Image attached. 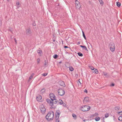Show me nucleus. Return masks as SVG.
<instances>
[{"instance_id":"4be33fe9","label":"nucleus","mask_w":122,"mask_h":122,"mask_svg":"<svg viewBox=\"0 0 122 122\" xmlns=\"http://www.w3.org/2000/svg\"><path fill=\"white\" fill-rule=\"evenodd\" d=\"M45 89H43L40 92L41 93H43L45 92Z\"/></svg>"},{"instance_id":"2eb2a0df","label":"nucleus","mask_w":122,"mask_h":122,"mask_svg":"<svg viewBox=\"0 0 122 122\" xmlns=\"http://www.w3.org/2000/svg\"><path fill=\"white\" fill-rule=\"evenodd\" d=\"M92 72L96 74H97L98 73V70L96 69H95L94 70L92 71Z\"/></svg>"},{"instance_id":"20e7f679","label":"nucleus","mask_w":122,"mask_h":122,"mask_svg":"<svg viewBox=\"0 0 122 122\" xmlns=\"http://www.w3.org/2000/svg\"><path fill=\"white\" fill-rule=\"evenodd\" d=\"M109 47L110 50L112 52H113L115 51V46L114 44L113 43H111L109 45Z\"/></svg>"},{"instance_id":"0eeeda50","label":"nucleus","mask_w":122,"mask_h":122,"mask_svg":"<svg viewBox=\"0 0 122 122\" xmlns=\"http://www.w3.org/2000/svg\"><path fill=\"white\" fill-rule=\"evenodd\" d=\"M90 101V99L89 97H87L84 98L83 102L84 103H86L89 102Z\"/></svg>"},{"instance_id":"9b49d317","label":"nucleus","mask_w":122,"mask_h":122,"mask_svg":"<svg viewBox=\"0 0 122 122\" xmlns=\"http://www.w3.org/2000/svg\"><path fill=\"white\" fill-rule=\"evenodd\" d=\"M42 97L40 95H38L36 97V99L39 102L41 101Z\"/></svg>"},{"instance_id":"4468645a","label":"nucleus","mask_w":122,"mask_h":122,"mask_svg":"<svg viewBox=\"0 0 122 122\" xmlns=\"http://www.w3.org/2000/svg\"><path fill=\"white\" fill-rule=\"evenodd\" d=\"M59 84L61 86H65L64 82L62 81H61L59 82Z\"/></svg>"},{"instance_id":"7c9ffc66","label":"nucleus","mask_w":122,"mask_h":122,"mask_svg":"<svg viewBox=\"0 0 122 122\" xmlns=\"http://www.w3.org/2000/svg\"><path fill=\"white\" fill-rule=\"evenodd\" d=\"M47 73H44L43 74H42V75L43 76H45L46 75H47Z\"/></svg>"},{"instance_id":"2f4dec72","label":"nucleus","mask_w":122,"mask_h":122,"mask_svg":"<svg viewBox=\"0 0 122 122\" xmlns=\"http://www.w3.org/2000/svg\"><path fill=\"white\" fill-rule=\"evenodd\" d=\"M117 113L119 115H122V112H118Z\"/></svg>"},{"instance_id":"a211bd4d","label":"nucleus","mask_w":122,"mask_h":122,"mask_svg":"<svg viewBox=\"0 0 122 122\" xmlns=\"http://www.w3.org/2000/svg\"><path fill=\"white\" fill-rule=\"evenodd\" d=\"M100 4L102 5H103L104 4V2H103L102 0H98Z\"/></svg>"},{"instance_id":"79ce46f5","label":"nucleus","mask_w":122,"mask_h":122,"mask_svg":"<svg viewBox=\"0 0 122 122\" xmlns=\"http://www.w3.org/2000/svg\"><path fill=\"white\" fill-rule=\"evenodd\" d=\"M68 47L67 46H64V48H67Z\"/></svg>"},{"instance_id":"5701e85b","label":"nucleus","mask_w":122,"mask_h":122,"mask_svg":"<svg viewBox=\"0 0 122 122\" xmlns=\"http://www.w3.org/2000/svg\"><path fill=\"white\" fill-rule=\"evenodd\" d=\"M105 118H107L109 117V114L107 113H106L105 114Z\"/></svg>"},{"instance_id":"412c9836","label":"nucleus","mask_w":122,"mask_h":122,"mask_svg":"<svg viewBox=\"0 0 122 122\" xmlns=\"http://www.w3.org/2000/svg\"><path fill=\"white\" fill-rule=\"evenodd\" d=\"M78 84L79 86H81V83L80 82V79H79L78 81Z\"/></svg>"},{"instance_id":"37998d69","label":"nucleus","mask_w":122,"mask_h":122,"mask_svg":"<svg viewBox=\"0 0 122 122\" xmlns=\"http://www.w3.org/2000/svg\"><path fill=\"white\" fill-rule=\"evenodd\" d=\"M83 121H84V122H85L86 121V120H83Z\"/></svg>"},{"instance_id":"39448f33","label":"nucleus","mask_w":122,"mask_h":122,"mask_svg":"<svg viewBox=\"0 0 122 122\" xmlns=\"http://www.w3.org/2000/svg\"><path fill=\"white\" fill-rule=\"evenodd\" d=\"M49 96L50 98L52 101L55 100L56 102H57V100L56 99V97L52 93H50L49 95Z\"/></svg>"},{"instance_id":"393cba45","label":"nucleus","mask_w":122,"mask_h":122,"mask_svg":"<svg viewBox=\"0 0 122 122\" xmlns=\"http://www.w3.org/2000/svg\"><path fill=\"white\" fill-rule=\"evenodd\" d=\"M61 104H63V101L61 100H59L58 101Z\"/></svg>"},{"instance_id":"bb28decb","label":"nucleus","mask_w":122,"mask_h":122,"mask_svg":"<svg viewBox=\"0 0 122 122\" xmlns=\"http://www.w3.org/2000/svg\"><path fill=\"white\" fill-rule=\"evenodd\" d=\"M78 55L81 56H83V54L81 52H79L77 53Z\"/></svg>"},{"instance_id":"f8f14e48","label":"nucleus","mask_w":122,"mask_h":122,"mask_svg":"<svg viewBox=\"0 0 122 122\" xmlns=\"http://www.w3.org/2000/svg\"><path fill=\"white\" fill-rule=\"evenodd\" d=\"M26 33L27 35L30 34L31 33V32L30 28H28L26 30Z\"/></svg>"},{"instance_id":"72a5a7b5","label":"nucleus","mask_w":122,"mask_h":122,"mask_svg":"<svg viewBox=\"0 0 122 122\" xmlns=\"http://www.w3.org/2000/svg\"><path fill=\"white\" fill-rule=\"evenodd\" d=\"M90 68L92 71L94 70V69H95V68H94V67H93L92 66H91V67H90Z\"/></svg>"},{"instance_id":"58836bf2","label":"nucleus","mask_w":122,"mask_h":122,"mask_svg":"<svg viewBox=\"0 0 122 122\" xmlns=\"http://www.w3.org/2000/svg\"><path fill=\"white\" fill-rule=\"evenodd\" d=\"M63 105L64 106H66V104L65 103H63Z\"/></svg>"},{"instance_id":"a19ab883","label":"nucleus","mask_w":122,"mask_h":122,"mask_svg":"<svg viewBox=\"0 0 122 122\" xmlns=\"http://www.w3.org/2000/svg\"><path fill=\"white\" fill-rule=\"evenodd\" d=\"M56 122H59V121L58 120H56Z\"/></svg>"},{"instance_id":"ddd939ff","label":"nucleus","mask_w":122,"mask_h":122,"mask_svg":"<svg viewBox=\"0 0 122 122\" xmlns=\"http://www.w3.org/2000/svg\"><path fill=\"white\" fill-rule=\"evenodd\" d=\"M37 52L39 56H41L42 54V52L41 50H38L37 51Z\"/></svg>"},{"instance_id":"f704fd0d","label":"nucleus","mask_w":122,"mask_h":122,"mask_svg":"<svg viewBox=\"0 0 122 122\" xmlns=\"http://www.w3.org/2000/svg\"><path fill=\"white\" fill-rule=\"evenodd\" d=\"M84 92H86V93H87L88 92V91L86 89H85L84 90Z\"/></svg>"},{"instance_id":"c9c22d12","label":"nucleus","mask_w":122,"mask_h":122,"mask_svg":"<svg viewBox=\"0 0 122 122\" xmlns=\"http://www.w3.org/2000/svg\"><path fill=\"white\" fill-rule=\"evenodd\" d=\"M37 61L38 63H39L40 61V60L39 59H38L37 60Z\"/></svg>"},{"instance_id":"c756f323","label":"nucleus","mask_w":122,"mask_h":122,"mask_svg":"<svg viewBox=\"0 0 122 122\" xmlns=\"http://www.w3.org/2000/svg\"><path fill=\"white\" fill-rule=\"evenodd\" d=\"M72 117L75 118V119H76V115L75 114H73L72 115Z\"/></svg>"},{"instance_id":"9d476101","label":"nucleus","mask_w":122,"mask_h":122,"mask_svg":"<svg viewBox=\"0 0 122 122\" xmlns=\"http://www.w3.org/2000/svg\"><path fill=\"white\" fill-rule=\"evenodd\" d=\"M60 113V112L59 110H56V118L58 119L59 118Z\"/></svg>"},{"instance_id":"dca6fc26","label":"nucleus","mask_w":122,"mask_h":122,"mask_svg":"<svg viewBox=\"0 0 122 122\" xmlns=\"http://www.w3.org/2000/svg\"><path fill=\"white\" fill-rule=\"evenodd\" d=\"M99 115V114L97 113H96L93 115H92L91 116V117H96Z\"/></svg>"},{"instance_id":"ea45409f","label":"nucleus","mask_w":122,"mask_h":122,"mask_svg":"<svg viewBox=\"0 0 122 122\" xmlns=\"http://www.w3.org/2000/svg\"><path fill=\"white\" fill-rule=\"evenodd\" d=\"M114 84L113 83H112V84L111 85V86H114Z\"/></svg>"},{"instance_id":"a878e982","label":"nucleus","mask_w":122,"mask_h":122,"mask_svg":"<svg viewBox=\"0 0 122 122\" xmlns=\"http://www.w3.org/2000/svg\"><path fill=\"white\" fill-rule=\"evenodd\" d=\"M116 4L117 5L118 7H120L121 5V3L119 2H117L116 3Z\"/></svg>"},{"instance_id":"6ab92c4d","label":"nucleus","mask_w":122,"mask_h":122,"mask_svg":"<svg viewBox=\"0 0 122 122\" xmlns=\"http://www.w3.org/2000/svg\"><path fill=\"white\" fill-rule=\"evenodd\" d=\"M95 120L96 121H99L100 119V118L98 117H97L95 118Z\"/></svg>"},{"instance_id":"6e6552de","label":"nucleus","mask_w":122,"mask_h":122,"mask_svg":"<svg viewBox=\"0 0 122 122\" xmlns=\"http://www.w3.org/2000/svg\"><path fill=\"white\" fill-rule=\"evenodd\" d=\"M58 94L61 96H62L64 95L65 93L64 91L62 89H59L58 91Z\"/></svg>"},{"instance_id":"aec40b11","label":"nucleus","mask_w":122,"mask_h":122,"mask_svg":"<svg viewBox=\"0 0 122 122\" xmlns=\"http://www.w3.org/2000/svg\"><path fill=\"white\" fill-rule=\"evenodd\" d=\"M33 75H34V74H32L30 77L29 78V81H30V80L32 79L33 78Z\"/></svg>"},{"instance_id":"c85d7f7f","label":"nucleus","mask_w":122,"mask_h":122,"mask_svg":"<svg viewBox=\"0 0 122 122\" xmlns=\"http://www.w3.org/2000/svg\"><path fill=\"white\" fill-rule=\"evenodd\" d=\"M82 33H83V37L84 38V39L85 40H86V36H85V34H84V33L83 31H82Z\"/></svg>"},{"instance_id":"c03bdc74","label":"nucleus","mask_w":122,"mask_h":122,"mask_svg":"<svg viewBox=\"0 0 122 122\" xmlns=\"http://www.w3.org/2000/svg\"><path fill=\"white\" fill-rule=\"evenodd\" d=\"M104 75H107V74H104Z\"/></svg>"},{"instance_id":"b1692460","label":"nucleus","mask_w":122,"mask_h":122,"mask_svg":"<svg viewBox=\"0 0 122 122\" xmlns=\"http://www.w3.org/2000/svg\"><path fill=\"white\" fill-rule=\"evenodd\" d=\"M74 68L72 66H70L69 67V70L71 71H72L74 70Z\"/></svg>"},{"instance_id":"423d86ee","label":"nucleus","mask_w":122,"mask_h":122,"mask_svg":"<svg viewBox=\"0 0 122 122\" xmlns=\"http://www.w3.org/2000/svg\"><path fill=\"white\" fill-rule=\"evenodd\" d=\"M46 101L49 104L50 106H51L53 108H55V107L54 106L53 103L51 102L49 99H46Z\"/></svg>"},{"instance_id":"1a4fd4ad","label":"nucleus","mask_w":122,"mask_h":122,"mask_svg":"<svg viewBox=\"0 0 122 122\" xmlns=\"http://www.w3.org/2000/svg\"><path fill=\"white\" fill-rule=\"evenodd\" d=\"M76 4V7L77 9H79L81 7V5H80L79 2L77 0H76L75 1Z\"/></svg>"},{"instance_id":"e433bc0d","label":"nucleus","mask_w":122,"mask_h":122,"mask_svg":"<svg viewBox=\"0 0 122 122\" xmlns=\"http://www.w3.org/2000/svg\"><path fill=\"white\" fill-rule=\"evenodd\" d=\"M16 4L18 5H19L20 4V3L19 2H18L16 3Z\"/></svg>"},{"instance_id":"f03ea898","label":"nucleus","mask_w":122,"mask_h":122,"mask_svg":"<svg viewBox=\"0 0 122 122\" xmlns=\"http://www.w3.org/2000/svg\"><path fill=\"white\" fill-rule=\"evenodd\" d=\"M91 108V107L89 106L85 105L81 106L80 110L83 112H87L90 110Z\"/></svg>"},{"instance_id":"cd10ccee","label":"nucleus","mask_w":122,"mask_h":122,"mask_svg":"<svg viewBox=\"0 0 122 122\" xmlns=\"http://www.w3.org/2000/svg\"><path fill=\"white\" fill-rule=\"evenodd\" d=\"M118 120L119 121H122V117L121 116H120L118 118Z\"/></svg>"},{"instance_id":"a18cd8bd","label":"nucleus","mask_w":122,"mask_h":122,"mask_svg":"<svg viewBox=\"0 0 122 122\" xmlns=\"http://www.w3.org/2000/svg\"><path fill=\"white\" fill-rule=\"evenodd\" d=\"M7 0L8 1H9V0Z\"/></svg>"},{"instance_id":"f3484780","label":"nucleus","mask_w":122,"mask_h":122,"mask_svg":"<svg viewBox=\"0 0 122 122\" xmlns=\"http://www.w3.org/2000/svg\"><path fill=\"white\" fill-rule=\"evenodd\" d=\"M80 46L84 48L85 50L88 51V50L87 48V47L86 46L81 45Z\"/></svg>"},{"instance_id":"4c0bfd02","label":"nucleus","mask_w":122,"mask_h":122,"mask_svg":"<svg viewBox=\"0 0 122 122\" xmlns=\"http://www.w3.org/2000/svg\"><path fill=\"white\" fill-rule=\"evenodd\" d=\"M14 40H15V41L16 43V44L17 43L16 40V39H14Z\"/></svg>"},{"instance_id":"473e14b6","label":"nucleus","mask_w":122,"mask_h":122,"mask_svg":"<svg viewBox=\"0 0 122 122\" xmlns=\"http://www.w3.org/2000/svg\"><path fill=\"white\" fill-rule=\"evenodd\" d=\"M57 55H54L53 57L54 58L56 59L57 58Z\"/></svg>"},{"instance_id":"f257e3e1","label":"nucleus","mask_w":122,"mask_h":122,"mask_svg":"<svg viewBox=\"0 0 122 122\" xmlns=\"http://www.w3.org/2000/svg\"><path fill=\"white\" fill-rule=\"evenodd\" d=\"M54 116L53 112L52 111H50L46 116V118L48 121L52 120L53 119Z\"/></svg>"},{"instance_id":"7ed1b4c3","label":"nucleus","mask_w":122,"mask_h":122,"mask_svg":"<svg viewBox=\"0 0 122 122\" xmlns=\"http://www.w3.org/2000/svg\"><path fill=\"white\" fill-rule=\"evenodd\" d=\"M40 109L41 112L42 114H44L46 112V108L44 105L42 104L40 106Z\"/></svg>"}]
</instances>
